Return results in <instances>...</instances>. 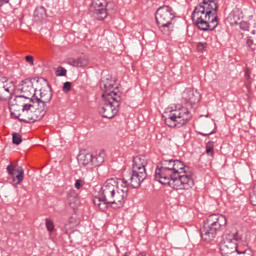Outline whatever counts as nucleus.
<instances>
[{
	"instance_id": "nucleus-16",
	"label": "nucleus",
	"mask_w": 256,
	"mask_h": 256,
	"mask_svg": "<svg viewBox=\"0 0 256 256\" xmlns=\"http://www.w3.org/2000/svg\"><path fill=\"white\" fill-rule=\"evenodd\" d=\"M21 91L23 95L20 97H24L25 99H31V97H37V89L33 86V81L27 78L22 81Z\"/></svg>"
},
{
	"instance_id": "nucleus-31",
	"label": "nucleus",
	"mask_w": 256,
	"mask_h": 256,
	"mask_svg": "<svg viewBox=\"0 0 256 256\" xmlns=\"http://www.w3.org/2000/svg\"><path fill=\"white\" fill-rule=\"evenodd\" d=\"M25 60L29 63V65H31V67H33V65H34V58H33V56L28 55V56L25 57Z\"/></svg>"
},
{
	"instance_id": "nucleus-19",
	"label": "nucleus",
	"mask_w": 256,
	"mask_h": 256,
	"mask_svg": "<svg viewBox=\"0 0 256 256\" xmlns=\"http://www.w3.org/2000/svg\"><path fill=\"white\" fill-rule=\"evenodd\" d=\"M68 64L72 67H87L89 65V58L86 56H82L79 58H70L68 60Z\"/></svg>"
},
{
	"instance_id": "nucleus-15",
	"label": "nucleus",
	"mask_w": 256,
	"mask_h": 256,
	"mask_svg": "<svg viewBox=\"0 0 256 256\" xmlns=\"http://www.w3.org/2000/svg\"><path fill=\"white\" fill-rule=\"evenodd\" d=\"M182 99L185 103H189L193 107V105H197L201 101V94L198 91L188 88L182 92Z\"/></svg>"
},
{
	"instance_id": "nucleus-13",
	"label": "nucleus",
	"mask_w": 256,
	"mask_h": 256,
	"mask_svg": "<svg viewBox=\"0 0 256 256\" xmlns=\"http://www.w3.org/2000/svg\"><path fill=\"white\" fill-rule=\"evenodd\" d=\"M103 161H105V159L103 158V156H101V154H99L95 158L93 157L92 154H89V153L78 155V163L80 167H87L92 163H94V165H101Z\"/></svg>"
},
{
	"instance_id": "nucleus-11",
	"label": "nucleus",
	"mask_w": 256,
	"mask_h": 256,
	"mask_svg": "<svg viewBox=\"0 0 256 256\" xmlns=\"http://www.w3.org/2000/svg\"><path fill=\"white\" fill-rule=\"evenodd\" d=\"M147 179V172H138L131 170V172H124L123 177L120 178L124 182V187H132V189H139L141 183Z\"/></svg>"
},
{
	"instance_id": "nucleus-27",
	"label": "nucleus",
	"mask_w": 256,
	"mask_h": 256,
	"mask_svg": "<svg viewBox=\"0 0 256 256\" xmlns=\"http://www.w3.org/2000/svg\"><path fill=\"white\" fill-rule=\"evenodd\" d=\"M246 45L250 49V51H255V42H253V39H251V37H247Z\"/></svg>"
},
{
	"instance_id": "nucleus-12",
	"label": "nucleus",
	"mask_w": 256,
	"mask_h": 256,
	"mask_svg": "<svg viewBox=\"0 0 256 256\" xmlns=\"http://www.w3.org/2000/svg\"><path fill=\"white\" fill-rule=\"evenodd\" d=\"M39 96L36 95V100L34 101L38 104V106L44 107V111L47 113V103H50L51 99H53V93L51 92L49 85L40 88Z\"/></svg>"
},
{
	"instance_id": "nucleus-25",
	"label": "nucleus",
	"mask_w": 256,
	"mask_h": 256,
	"mask_svg": "<svg viewBox=\"0 0 256 256\" xmlns=\"http://www.w3.org/2000/svg\"><path fill=\"white\" fill-rule=\"evenodd\" d=\"M55 75H56V77H66L67 76V69L60 66L55 71Z\"/></svg>"
},
{
	"instance_id": "nucleus-26",
	"label": "nucleus",
	"mask_w": 256,
	"mask_h": 256,
	"mask_svg": "<svg viewBox=\"0 0 256 256\" xmlns=\"http://www.w3.org/2000/svg\"><path fill=\"white\" fill-rule=\"evenodd\" d=\"M250 202L256 207V184L254 185L253 190L250 193Z\"/></svg>"
},
{
	"instance_id": "nucleus-32",
	"label": "nucleus",
	"mask_w": 256,
	"mask_h": 256,
	"mask_svg": "<svg viewBox=\"0 0 256 256\" xmlns=\"http://www.w3.org/2000/svg\"><path fill=\"white\" fill-rule=\"evenodd\" d=\"M236 256H253V254L251 252H247V251L239 252V250H238Z\"/></svg>"
},
{
	"instance_id": "nucleus-35",
	"label": "nucleus",
	"mask_w": 256,
	"mask_h": 256,
	"mask_svg": "<svg viewBox=\"0 0 256 256\" xmlns=\"http://www.w3.org/2000/svg\"><path fill=\"white\" fill-rule=\"evenodd\" d=\"M240 29H244L245 30V28H243V25L240 26Z\"/></svg>"
},
{
	"instance_id": "nucleus-22",
	"label": "nucleus",
	"mask_w": 256,
	"mask_h": 256,
	"mask_svg": "<svg viewBox=\"0 0 256 256\" xmlns=\"http://www.w3.org/2000/svg\"><path fill=\"white\" fill-rule=\"evenodd\" d=\"M206 155H208V157H214L215 155V142L213 141H209L206 144Z\"/></svg>"
},
{
	"instance_id": "nucleus-2",
	"label": "nucleus",
	"mask_w": 256,
	"mask_h": 256,
	"mask_svg": "<svg viewBox=\"0 0 256 256\" xmlns=\"http://www.w3.org/2000/svg\"><path fill=\"white\" fill-rule=\"evenodd\" d=\"M129 188L121 178H110L105 181L100 190V197H95L93 203L100 211H105L108 203L114 209H121L127 201Z\"/></svg>"
},
{
	"instance_id": "nucleus-9",
	"label": "nucleus",
	"mask_w": 256,
	"mask_h": 256,
	"mask_svg": "<svg viewBox=\"0 0 256 256\" xmlns=\"http://www.w3.org/2000/svg\"><path fill=\"white\" fill-rule=\"evenodd\" d=\"M242 237L239 232H232L225 235L224 240L220 243V255L222 256H237V242L241 241Z\"/></svg>"
},
{
	"instance_id": "nucleus-30",
	"label": "nucleus",
	"mask_w": 256,
	"mask_h": 256,
	"mask_svg": "<svg viewBox=\"0 0 256 256\" xmlns=\"http://www.w3.org/2000/svg\"><path fill=\"white\" fill-rule=\"evenodd\" d=\"M63 91L64 93H69V91H71V82H65L63 84Z\"/></svg>"
},
{
	"instance_id": "nucleus-7",
	"label": "nucleus",
	"mask_w": 256,
	"mask_h": 256,
	"mask_svg": "<svg viewBox=\"0 0 256 256\" xmlns=\"http://www.w3.org/2000/svg\"><path fill=\"white\" fill-rule=\"evenodd\" d=\"M164 117V123L168 127L181 129L184 125H187L191 121V112L187 107L176 106L175 109L166 112Z\"/></svg>"
},
{
	"instance_id": "nucleus-14",
	"label": "nucleus",
	"mask_w": 256,
	"mask_h": 256,
	"mask_svg": "<svg viewBox=\"0 0 256 256\" xmlns=\"http://www.w3.org/2000/svg\"><path fill=\"white\" fill-rule=\"evenodd\" d=\"M6 169L8 175L12 177L13 182L16 183V185H19L23 181L25 175L23 168H17V164L11 162Z\"/></svg>"
},
{
	"instance_id": "nucleus-4",
	"label": "nucleus",
	"mask_w": 256,
	"mask_h": 256,
	"mask_svg": "<svg viewBox=\"0 0 256 256\" xmlns=\"http://www.w3.org/2000/svg\"><path fill=\"white\" fill-rule=\"evenodd\" d=\"M219 0H203L192 13V21L200 31H215L219 25Z\"/></svg>"
},
{
	"instance_id": "nucleus-18",
	"label": "nucleus",
	"mask_w": 256,
	"mask_h": 256,
	"mask_svg": "<svg viewBox=\"0 0 256 256\" xmlns=\"http://www.w3.org/2000/svg\"><path fill=\"white\" fill-rule=\"evenodd\" d=\"M15 91V86L11 83L0 82V101L11 99L12 93Z\"/></svg>"
},
{
	"instance_id": "nucleus-8",
	"label": "nucleus",
	"mask_w": 256,
	"mask_h": 256,
	"mask_svg": "<svg viewBox=\"0 0 256 256\" xmlns=\"http://www.w3.org/2000/svg\"><path fill=\"white\" fill-rule=\"evenodd\" d=\"M155 19L161 33L163 35H171L175 21V11L171 6L164 5L159 7L155 13Z\"/></svg>"
},
{
	"instance_id": "nucleus-10",
	"label": "nucleus",
	"mask_w": 256,
	"mask_h": 256,
	"mask_svg": "<svg viewBox=\"0 0 256 256\" xmlns=\"http://www.w3.org/2000/svg\"><path fill=\"white\" fill-rule=\"evenodd\" d=\"M109 3L107 0H92L89 6V15L97 21H104L109 15Z\"/></svg>"
},
{
	"instance_id": "nucleus-33",
	"label": "nucleus",
	"mask_w": 256,
	"mask_h": 256,
	"mask_svg": "<svg viewBox=\"0 0 256 256\" xmlns=\"http://www.w3.org/2000/svg\"><path fill=\"white\" fill-rule=\"evenodd\" d=\"M245 77H246L247 81L251 80V72L249 71L248 68L245 69Z\"/></svg>"
},
{
	"instance_id": "nucleus-28",
	"label": "nucleus",
	"mask_w": 256,
	"mask_h": 256,
	"mask_svg": "<svg viewBox=\"0 0 256 256\" xmlns=\"http://www.w3.org/2000/svg\"><path fill=\"white\" fill-rule=\"evenodd\" d=\"M83 185H85V181H83L82 179H78L75 181L74 187L75 189H81Z\"/></svg>"
},
{
	"instance_id": "nucleus-1",
	"label": "nucleus",
	"mask_w": 256,
	"mask_h": 256,
	"mask_svg": "<svg viewBox=\"0 0 256 256\" xmlns=\"http://www.w3.org/2000/svg\"><path fill=\"white\" fill-rule=\"evenodd\" d=\"M155 179L162 185H168L172 189L189 190L195 185L191 172L181 160H162L155 170Z\"/></svg>"
},
{
	"instance_id": "nucleus-21",
	"label": "nucleus",
	"mask_w": 256,
	"mask_h": 256,
	"mask_svg": "<svg viewBox=\"0 0 256 256\" xmlns=\"http://www.w3.org/2000/svg\"><path fill=\"white\" fill-rule=\"evenodd\" d=\"M67 201L71 209H77V205H79V198L77 197V193H75V191L68 192Z\"/></svg>"
},
{
	"instance_id": "nucleus-6",
	"label": "nucleus",
	"mask_w": 256,
	"mask_h": 256,
	"mask_svg": "<svg viewBox=\"0 0 256 256\" xmlns=\"http://www.w3.org/2000/svg\"><path fill=\"white\" fill-rule=\"evenodd\" d=\"M227 227V218L223 214H211L204 222L200 235L203 241L207 243L213 241L217 237L219 231H224Z\"/></svg>"
},
{
	"instance_id": "nucleus-34",
	"label": "nucleus",
	"mask_w": 256,
	"mask_h": 256,
	"mask_svg": "<svg viewBox=\"0 0 256 256\" xmlns=\"http://www.w3.org/2000/svg\"><path fill=\"white\" fill-rule=\"evenodd\" d=\"M0 3H9V0H0Z\"/></svg>"
},
{
	"instance_id": "nucleus-24",
	"label": "nucleus",
	"mask_w": 256,
	"mask_h": 256,
	"mask_svg": "<svg viewBox=\"0 0 256 256\" xmlns=\"http://www.w3.org/2000/svg\"><path fill=\"white\" fill-rule=\"evenodd\" d=\"M22 142L23 138H21V134L14 132L12 134V143H14V145H21Z\"/></svg>"
},
{
	"instance_id": "nucleus-3",
	"label": "nucleus",
	"mask_w": 256,
	"mask_h": 256,
	"mask_svg": "<svg viewBox=\"0 0 256 256\" xmlns=\"http://www.w3.org/2000/svg\"><path fill=\"white\" fill-rule=\"evenodd\" d=\"M11 115L24 123H35L41 121L45 114V107L40 106L32 98L16 96L9 106Z\"/></svg>"
},
{
	"instance_id": "nucleus-29",
	"label": "nucleus",
	"mask_w": 256,
	"mask_h": 256,
	"mask_svg": "<svg viewBox=\"0 0 256 256\" xmlns=\"http://www.w3.org/2000/svg\"><path fill=\"white\" fill-rule=\"evenodd\" d=\"M204 49H207V42H200L197 44V50L203 52Z\"/></svg>"
},
{
	"instance_id": "nucleus-5",
	"label": "nucleus",
	"mask_w": 256,
	"mask_h": 256,
	"mask_svg": "<svg viewBox=\"0 0 256 256\" xmlns=\"http://www.w3.org/2000/svg\"><path fill=\"white\" fill-rule=\"evenodd\" d=\"M100 87L103 93L98 111L105 119H113L119 113L121 92L118 87H115V81L109 78L102 80Z\"/></svg>"
},
{
	"instance_id": "nucleus-17",
	"label": "nucleus",
	"mask_w": 256,
	"mask_h": 256,
	"mask_svg": "<svg viewBox=\"0 0 256 256\" xmlns=\"http://www.w3.org/2000/svg\"><path fill=\"white\" fill-rule=\"evenodd\" d=\"M145 167H147V157L143 155H139L133 158L132 171L147 173V170H145Z\"/></svg>"
},
{
	"instance_id": "nucleus-20",
	"label": "nucleus",
	"mask_w": 256,
	"mask_h": 256,
	"mask_svg": "<svg viewBox=\"0 0 256 256\" xmlns=\"http://www.w3.org/2000/svg\"><path fill=\"white\" fill-rule=\"evenodd\" d=\"M34 19L37 23H43L47 19V10L45 7H37L34 11Z\"/></svg>"
},
{
	"instance_id": "nucleus-23",
	"label": "nucleus",
	"mask_w": 256,
	"mask_h": 256,
	"mask_svg": "<svg viewBox=\"0 0 256 256\" xmlns=\"http://www.w3.org/2000/svg\"><path fill=\"white\" fill-rule=\"evenodd\" d=\"M45 225H46V229L49 233H53L55 231V224L53 223V220L46 218Z\"/></svg>"
}]
</instances>
